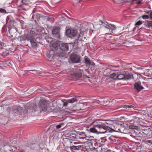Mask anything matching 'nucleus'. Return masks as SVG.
Returning <instances> with one entry per match:
<instances>
[{"label": "nucleus", "instance_id": "79ce46f5", "mask_svg": "<svg viewBox=\"0 0 152 152\" xmlns=\"http://www.w3.org/2000/svg\"><path fill=\"white\" fill-rule=\"evenodd\" d=\"M20 23H21V25H20L21 26V28H22V29H23V25H22V24L21 22H20Z\"/></svg>", "mask_w": 152, "mask_h": 152}, {"label": "nucleus", "instance_id": "f03ea898", "mask_svg": "<svg viewBox=\"0 0 152 152\" xmlns=\"http://www.w3.org/2000/svg\"><path fill=\"white\" fill-rule=\"evenodd\" d=\"M66 34L70 38H73L75 37V41H81L83 38L85 39V37H83V32H81L80 34H78L77 30L68 29L66 31Z\"/></svg>", "mask_w": 152, "mask_h": 152}, {"label": "nucleus", "instance_id": "e433bc0d", "mask_svg": "<svg viewBox=\"0 0 152 152\" xmlns=\"http://www.w3.org/2000/svg\"><path fill=\"white\" fill-rule=\"evenodd\" d=\"M31 71H32L33 72L31 73H32L34 74H36V73L35 72V71H36L35 70H31Z\"/></svg>", "mask_w": 152, "mask_h": 152}, {"label": "nucleus", "instance_id": "7ed1b4c3", "mask_svg": "<svg viewBox=\"0 0 152 152\" xmlns=\"http://www.w3.org/2000/svg\"><path fill=\"white\" fill-rule=\"evenodd\" d=\"M39 108L40 109V111H46L47 109V103L45 100L42 99L40 101L39 103Z\"/></svg>", "mask_w": 152, "mask_h": 152}, {"label": "nucleus", "instance_id": "58836bf2", "mask_svg": "<svg viewBox=\"0 0 152 152\" xmlns=\"http://www.w3.org/2000/svg\"><path fill=\"white\" fill-rule=\"evenodd\" d=\"M150 17L151 18L152 20V12L151 13L150 15Z\"/></svg>", "mask_w": 152, "mask_h": 152}, {"label": "nucleus", "instance_id": "f257e3e1", "mask_svg": "<svg viewBox=\"0 0 152 152\" xmlns=\"http://www.w3.org/2000/svg\"><path fill=\"white\" fill-rule=\"evenodd\" d=\"M111 129L108 126L103 125L99 122L97 124H94L93 126L88 129V131L93 133L97 134L105 133L111 132Z\"/></svg>", "mask_w": 152, "mask_h": 152}, {"label": "nucleus", "instance_id": "9b49d317", "mask_svg": "<svg viewBox=\"0 0 152 152\" xmlns=\"http://www.w3.org/2000/svg\"><path fill=\"white\" fill-rule=\"evenodd\" d=\"M38 110V109H37V106L35 105H33V107H30L27 111H28L29 112H35Z\"/></svg>", "mask_w": 152, "mask_h": 152}, {"label": "nucleus", "instance_id": "de8ad7c7", "mask_svg": "<svg viewBox=\"0 0 152 152\" xmlns=\"http://www.w3.org/2000/svg\"><path fill=\"white\" fill-rule=\"evenodd\" d=\"M24 152V151L23 150L22 151H21V152Z\"/></svg>", "mask_w": 152, "mask_h": 152}, {"label": "nucleus", "instance_id": "5701e85b", "mask_svg": "<svg viewBox=\"0 0 152 152\" xmlns=\"http://www.w3.org/2000/svg\"><path fill=\"white\" fill-rule=\"evenodd\" d=\"M63 123H61L59 125H57L56 126V128L57 129H59L62 126L64 125Z\"/></svg>", "mask_w": 152, "mask_h": 152}, {"label": "nucleus", "instance_id": "a211bd4d", "mask_svg": "<svg viewBox=\"0 0 152 152\" xmlns=\"http://www.w3.org/2000/svg\"><path fill=\"white\" fill-rule=\"evenodd\" d=\"M106 140V139L104 137H102L99 139V140L101 144H103L105 142Z\"/></svg>", "mask_w": 152, "mask_h": 152}, {"label": "nucleus", "instance_id": "b1692460", "mask_svg": "<svg viewBox=\"0 0 152 152\" xmlns=\"http://www.w3.org/2000/svg\"><path fill=\"white\" fill-rule=\"evenodd\" d=\"M142 21L140 20H139L135 23V26L140 25L142 24Z\"/></svg>", "mask_w": 152, "mask_h": 152}, {"label": "nucleus", "instance_id": "aec40b11", "mask_svg": "<svg viewBox=\"0 0 152 152\" xmlns=\"http://www.w3.org/2000/svg\"><path fill=\"white\" fill-rule=\"evenodd\" d=\"M85 63L86 64L90 65L91 64L90 60L88 58H86L85 59Z\"/></svg>", "mask_w": 152, "mask_h": 152}, {"label": "nucleus", "instance_id": "bb28decb", "mask_svg": "<svg viewBox=\"0 0 152 152\" xmlns=\"http://www.w3.org/2000/svg\"><path fill=\"white\" fill-rule=\"evenodd\" d=\"M0 12L2 13H6L7 12L5 10L2 8L0 9Z\"/></svg>", "mask_w": 152, "mask_h": 152}, {"label": "nucleus", "instance_id": "473e14b6", "mask_svg": "<svg viewBox=\"0 0 152 152\" xmlns=\"http://www.w3.org/2000/svg\"><path fill=\"white\" fill-rule=\"evenodd\" d=\"M34 72H35L36 73V74L39 75L41 74V72L39 71L36 70V71H35Z\"/></svg>", "mask_w": 152, "mask_h": 152}, {"label": "nucleus", "instance_id": "c85d7f7f", "mask_svg": "<svg viewBox=\"0 0 152 152\" xmlns=\"http://www.w3.org/2000/svg\"><path fill=\"white\" fill-rule=\"evenodd\" d=\"M142 18L143 19H147L149 18L148 16V15H144L142 16Z\"/></svg>", "mask_w": 152, "mask_h": 152}, {"label": "nucleus", "instance_id": "393cba45", "mask_svg": "<svg viewBox=\"0 0 152 152\" xmlns=\"http://www.w3.org/2000/svg\"><path fill=\"white\" fill-rule=\"evenodd\" d=\"M94 138L92 136H90L88 137V138H87L86 140H94Z\"/></svg>", "mask_w": 152, "mask_h": 152}, {"label": "nucleus", "instance_id": "7c9ffc66", "mask_svg": "<svg viewBox=\"0 0 152 152\" xmlns=\"http://www.w3.org/2000/svg\"><path fill=\"white\" fill-rule=\"evenodd\" d=\"M80 134L81 135L85 136V135H86L85 134V133L83 132H80Z\"/></svg>", "mask_w": 152, "mask_h": 152}, {"label": "nucleus", "instance_id": "49530a36", "mask_svg": "<svg viewBox=\"0 0 152 152\" xmlns=\"http://www.w3.org/2000/svg\"><path fill=\"white\" fill-rule=\"evenodd\" d=\"M26 92V93H28V92H29L28 90H27Z\"/></svg>", "mask_w": 152, "mask_h": 152}, {"label": "nucleus", "instance_id": "0eeeda50", "mask_svg": "<svg viewBox=\"0 0 152 152\" xmlns=\"http://www.w3.org/2000/svg\"><path fill=\"white\" fill-rule=\"evenodd\" d=\"M68 44L67 43H62L60 45V47L61 49L64 51L67 50L69 49Z\"/></svg>", "mask_w": 152, "mask_h": 152}, {"label": "nucleus", "instance_id": "4468645a", "mask_svg": "<svg viewBox=\"0 0 152 152\" xmlns=\"http://www.w3.org/2000/svg\"><path fill=\"white\" fill-rule=\"evenodd\" d=\"M59 31V28L58 27H55L52 31V33L53 35L57 34Z\"/></svg>", "mask_w": 152, "mask_h": 152}, {"label": "nucleus", "instance_id": "39448f33", "mask_svg": "<svg viewBox=\"0 0 152 152\" xmlns=\"http://www.w3.org/2000/svg\"><path fill=\"white\" fill-rule=\"evenodd\" d=\"M102 24L103 26L107 29L111 30V32L112 33L114 31V30L116 28V27L114 25L110 24L107 22H102Z\"/></svg>", "mask_w": 152, "mask_h": 152}, {"label": "nucleus", "instance_id": "ea45409f", "mask_svg": "<svg viewBox=\"0 0 152 152\" xmlns=\"http://www.w3.org/2000/svg\"><path fill=\"white\" fill-rule=\"evenodd\" d=\"M141 3V1H139L137 2V4H140Z\"/></svg>", "mask_w": 152, "mask_h": 152}, {"label": "nucleus", "instance_id": "dca6fc26", "mask_svg": "<svg viewBox=\"0 0 152 152\" xmlns=\"http://www.w3.org/2000/svg\"><path fill=\"white\" fill-rule=\"evenodd\" d=\"M117 74L118 73H113L110 75V77L111 78L115 80L117 79Z\"/></svg>", "mask_w": 152, "mask_h": 152}, {"label": "nucleus", "instance_id": "a878e982", "mask_svg": "<svg viewBox=\"0 0 152 152\" xmlns=\"http://www.w3.org/2000/svg\"><path fill=\"white\" fill-rule=\"evenodd\" d=\"M125 77L124 78V80H127L129 79L131 77V76L130 75H125Z\"/></svg>", "mask_w": 152, "mask_h": 152}, {"label": "nucleus", "instance_id": "423d86ee", "mask_svg": "<svg viewBox=\"0 0 152 152\" xmlns=\"http://www.w3.org/2000/svg\"><path fill=\"white\" fill-rule=\"evenodd\" d=\"M70 58L72 61L73 63H78L80 60L79 56L75 54L71 55Z\"/></svg>", "mask_w": 152, "mask_h": 152}, {"label": "nucleus", "instance_id": "37998d69", "mask_svg": "<svg viewBox=\"0 0 152 152\" xmlns=\"http://www.w3.org/2000/svg\"><path fill=\"white\" fill-rule=\"evenodd\" d=\"M137 69H142V68L141 67H138L137 68Z\"/></svg>", "mask_w": 152, "mask_h": 152}, {"label": "nucleus", "instance_id": "f8f14e48", "mask_svg": "<svg viewBox=\"0 0 152 152\" xmlns=\"http://www.w3.org/2000/svg\"><path fill=\"white\" fill-rule=\"evenodd\" d=\"M79 97H75L68 100V103H72L79 99Z\"/></svg>", "mask_w": 152, "mask_h": 152}, {"label": "nucleus", "instance_id": "c9c22d12", "mask_svg": "<svg viewBox=\"0 0 152 152\" xmlns=\"http://www.w3.org/2000/svg\"><path fill=\"white\" fill-rule=\"evenodd\" d=\"M147 142L150 143L152 145V140H148L147 141Z\"/></svg>", "mask_w": 152, "mask_h": 152}, {"label": "nucleus", "instance_id": "20e7f679", "mask_svg": "<svg viewBox=\"0 0 152 152\" xmlns=\"http://www.w3.org/2000/svg\"><path fill=\"white\" fill-rule=\"evenodd\" d=\"M36 36L37 34L34 31L31 30L28 34L25 35L24 38L27 41H29L30 39H34Z\"/></svg>", "mask_w": 152, "mask_h": 152}, {"label": "nucleus", "instance_id": "2eb2a0df", "mask_svg": "<svg viewBox=\"0 0 152 152\" xmlns=\"http://www.w3.org/2000/svg\"><path fill=\"white\" fill-rule=\"evenodd\" d=\"M125 77V75L124 74H118V73L117 74V79L118 80H124Z\"/></svg>", "mask_w": 152, "mask_h": 152}, {"label": "nucleus", "instance_id": "a18cd8bd", "mask_svg": "<svg viewBox=\"0 0 152 152\" xmlns=\"http://www.w3.org/2000/svg\"><path fill=\"white\" fill-rule=\"evenodd\" d=\"M9 51H8V50H7V51H6V53L9 54Z\"/></svg>", "mask_w": 152, "mask_h": 152}, {"label": "nucleus", "instance_id": "cd10ccee", "mask_svg": "<svg viewBox=\"0 0 152 152\" xmlns=\"http://www.w3.org/2000/svg\"><path fill=\"white\" fill-rule=\"evenodd\" d=\"M88 138V136L86 135H85V136L84 137H79V138L80 139H86V140L87 138Z\"/></svg>", "mask_w": 152, "mask_h": 152}, {"label": "nucleus", "instance_id": "6ab92c4d", "mask_svg": "<svg viewBox=\"0 0 152 152\" xmlns=\"http://www.w3.org/2000/svg\"><path fill=\"white\" fill-rule=\"evenodd\" d=\"M30 42L32 47H36L37 46V43L34 42V39H30Z\"/></svg>", "mask_w": 152, "mask_h": 152}, {"label": "nucleus", "instance_id": "412c9836", "mask_svg": "<svg viewBox=\"0 0 152 152\" xmlns=\"http://www.w3.org/2000/svg\"><path fill=\"white\" fill-rule=\"evenodd\" d=\"M82 75L80 73H76L75 74V77H76V78L77 79H78L79 78H80L81 77Z\"/></svg>", "mask_w": 152, "mask_h": 152}, {"label": "nucleus", "instance_id": "c03bdc74", "mask_svg": "<svg viewBox=\"0 0 152 152\" xmlns=\"http://www.w3.org/2000/svg\"><path fill=\"white\" fill-rule=\"evenodd\" d=\"M73 143L74 144H77V142H74Z\"/></svg>", "mask_w": 152, "mask_h": 152}, {"label": "nucleus", "instance_id": "a19ab883", "mask_svg": "<svg viewBox=\"0 0 152 152\" xmlns=\"http://www.w3.org/2000/svg\"><path fill=\"white\" fill-rule=\"evenodd\" d=\"M14 28L16 30V32H18V30L17 28H16V27H15Z\"/></svg>", "mask_w": 152, "mask_h": 152}, {"label": "nucleus", "instance_id": "6e6552de", "mask_svg": "<svg viewBox=\"0 0 152 152\" xmlns=\"http://www.w3.org/2000/svg\"><path fill=\"white\" fill-rule=\"evenodd\" d=\"M123 107L126 109L130 111H133L135 110L136 107L130 104L125 105L123 106Z\"/></svg>", "mask_w": 152, "mask_h": 152}, {"label": "nucleus", "instance_id": "09e8293b", "mask_svg": "<svg viewBox=\"0 0 152 152\" xmlns=\"http://www.w3.org/2000/svg\"><path fill=\"white\" fill-rule=\"evenodd\" d=\"M44 150H46V151H48V150H45V149H44Z\"/></svg>", "mask_w": 152, "mask_h": 152}, {"label": "nucleus", "instance_id": "72a5a7b5", "mask_svg": "<svg viewBox=\"0 0 152 152\" xmlns=\"http://www.w3.org/2000/svg\"><path fill=\"white\" fill-rule=\"evenodd\" d=\"M115 131L117 132H121V130L120 129H116V128H115Z\"/></svg>", "mask_w": 152, "mask_h": 152}, {"label": "nucleus", "instance_id": "4be33fe9", "mask_svg": "<svg viewBox=\"0 0 152 152\" xmlns=\"http://www.w3.org/2000/svg\"><path fill=\"white\" fill-rule=\"evenodd\" d=\"M148 27L150 28V27H152V22L151 21L147 23Z\"/></svg>", "mask_w": 152, "mask_h": 152}, {"label": "nucleus", "instance_id": "f704fd0d", "mask_svg": "<svg viewBox=\"0 0 152 152\" xmlns=\"http://www.w3.org/2000/svg\"><path fill=\"white\" fill-rule=\"evenodd\" d=\"M22 4H26V1L25 0H22L21 1Z\"/></svg>", "mask_w": 152, "mask_h": 152}, {"label": "nucleus", "instance_id": "c756f323", "mask_svg": "<svg viewBox=\"0 0 152 152\" xmlns=\"http://www.w3.org/2000/svg\"><path fill=\"white\" fill-rule=\"evenodd\" d=\"M69 103L68 102V100L67 101L64 102V106H66Z\"/></svg>", "mask_w": 152, "mask_h": 152}, {"label": "nucleus", "instance_id": "4c0bfd02", "mask_svg": "<svg viewBox=\"0 0 152 152\" xmlns=\"http://www.w3.org/2000/svg\"><path fill=\"white\" fill-rule=\"evenodd\" d=\"M106 35L108 36V38H111L112 37L110 36L109 35L110 34H106Z\"/></svg>", "mask_w": 152, "mask_h": 152}, {"label": "nucleus", "instance_id": "f3484780", "mask_svg": "<svg viewBox=\"0 0 152 152\" xmlns=\"http://www.w3.org/2000/svg\"><path fill=\"white\" fill-rule=\"evenodd\" d=\"M81 147L80 145L79 146H75V145H72L71 146L70 148L71 149L74 150H79V149Z\"/></svg>", "mask_w": 152, "mask_h": 152}, {"label": "nucleus", "instance_id": "ddd939ff", "mask_svg": "<svg viewBox=\"0 0 152 152\" xmlns=\"http://www.w3.org/2000/svg\"><path fill=\"white\" fill-rule=\"evenodd\" d=\"M49 54H48L47 55V56L49 58H53L55 54V52L53 50H50L49 52Z\"/></svg>", "mask_w": 152, "mask_h": 152}, {"label": "nucleus", "instance_id": "8fccbe9b", "mask_svg": "<svg viewBox=\"0 0 152 152\" xmlns=\"http://www.w3.org/2000/svg\"><path fill=\"white\" fill-rule=\"evenodd\" d=\"M29 94H31V93H29Z\"/></svg>", "mask_w": 152, "mask_h": 152}, {"label": "nucleus", "instance_id": "2f4dec72", "mask_svg": "<svg viewBox=\"0 0 152 152\" xmlns=\"http://www.w3.org/2000/svg\"><path fill=\"white\" fill-rule=\"evenodd\" d=\"M129 128L132 129H134L135 128V127L132 125H130L129 126Z\"/></svg>", "mask_w": 152, "mask_h": 152}, {"label": "nucleus", "instance_id": "1a4fd4ad", "mask_svg": "<svg viewBox=\"0 0 152 152\" xmlns=\"http://www.w3.org/2000/svg\"><path fill=\"white\" fill-rule=\"evenodd\" d=\"M134 88L138 92H139L143 89V88L141 86V84L139 83H136L134 85Z\"/></svg>", "mask_w": 152, "mask_h": 152}, {"label": "nucleus", "instance_id": "9d476101", "mask_svg": "<svg viewBox=\"0 0 152 152\" xmlns=\"http://www.w3.org/2000/svg\"><path fill=\"white\" fill-rule=\"evenodd\" d=\"M76 109L77 110H82L84 109V104L83 103H79L76 104Z\"/></svg>", "mask_w": 152, "mask_h": 152}]
</instances>
